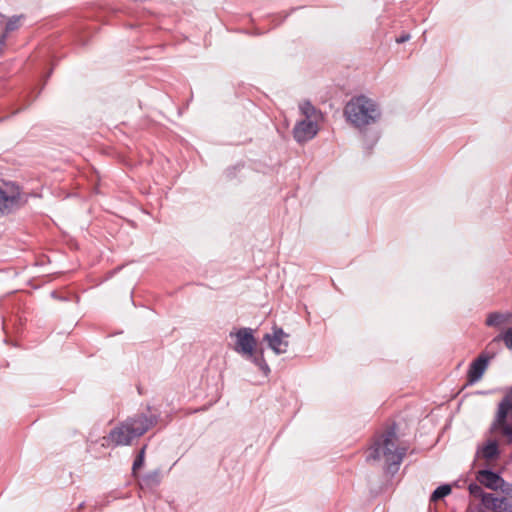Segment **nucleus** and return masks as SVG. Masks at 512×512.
I'll list each match as a JSON object with an SVG mask.
<instances>
[{
  "instance_id": "f257e3e1",
  "label": "nucleus",
  "mask_w": 512,
  "mask_h": 512,
  "mask_svg": "<svg viewBox=\"0 0 512 512\" xmlns=\"http://www.w3.org/2000/svg\"><path fill=\"white\" fill-rule=\"evenodd\" d=\"M397 440L396 427L395 424H393L374 440L370 447V454L367 460H379L383 456L388 465L389 472H397L407 453V448L399 447Z\"/></svg>"
},
{
  "instance_id": "f03ea898",
  "label": "nucleus",
  "mask_w": 512,
  "mask_h": 512,
  "mask_svg": "<svg viewBox=\"0 0 512 512\" xmlns=\"http://www.w3.org/2000/svg\"><path fill=\"white\" fill-rule=\"evenodd\" d=\"M157 423L158 416L156 414H135L113 428L107 436V440L115 446L130 445L133 439L141 437Z\"/></svg>"
},
{
  "instance_id": "7ed1b4c3",
  "label": "nucleus",
  "mask_w": 512,
  "mask_h": 512,
  "mask_svg": "<svg viewBox=\"0 0 512 512\" xmlns=\"http://www.w3.org/2000/svg\"><path fill=\"white\" fill-rule=\"evenodd\" d=\"M347 121L358 129L376 123L381 117L379 105L365 95L352 97L344 108Z\"/></svg>"
},
{
  "instance_id": "20e7f679",
  "label": "nucleus",
  "mask_w": 512,
  "mask_h": 512,
  "mask_svg": "<svg viewBox=\"0 0 512 512\" xmlns=\"http://www.w3.org/2000/svg\"><path fill=\"white\" fill-rule=\"evenodd\" d=\"M21 205V189L14 182L0 184V218L10 214Z\"/></svg>"
},
{
  "instance_id": "39448f33",
  "label": "nucleus",
  "mask_w": 512,
  "mask_h": 512,
  "mask_svg": "<svg viewBox=\"0 0 512 512\" xmlns=\"http://www.w3.org/2000/svg\"><path fill=\"white\" fill-rule=\"evenodd\" d=\"M231 338H235V345L233 346V350L242 355L253 356V351L256 346V339L253 335V330L248 327L239 328L235 331H231L229 333Z\"/></svg>"
},
{
  "instance_id": "423d86ee",
  "label": "nucleus",
  "mask_w": 512,
  "mask_h": 512,
  "mask_svg": "<svg viewBox=\"0 0 512 512\" xmlns=\"http://www.w3.org/2000/svg\"><path fill=\"white\" fill-rule=\"evenodd\" d=\"M288 337L289 335L282 328L275 326L271 334L264 335L263 341L267 342L269 348L276 354H283L287 352L289 346Z\"/></svg>"
},
{
  "instance_id": "0eeeda50",
  "label": "nucleus",
  "mask_w": 512,
  "mask_h": 512,
  "mask_svg": "<svg viewBox=\"0 0 512 512\" xmlns=\"http://www.w3.org/2000/svg\"><path fill=\"white\" fill-rule=\"evenodd\" d=\"M318 132L317 124L311 120L299 121L294 129L293 136L298 143H304L311 140Z\"/></svg>"
},
{
  "instance_id": "6e6552de",
  "label": "nucleus",
  "mask_w": 512,
  "mask_h": 512,
  "mask_svg": "<svg viewBox=\"0 0 512 512\" xmlns=\"http://www.w3.org/2000/svg\"><path fill=\"white\" fill-rule=\"evenodd\" d=\"M476 480L482 486L491 490H498L504 484L503 478L490 469L479 470L476 474Z\"/></svg>"
},
{
  "instance_id": "1a4fd4ad",
  "label": "nucleus",
  "mask_w": 512,
  "mask_h": 512,
  "mask_svg": "<svg viewBox=\"0 0 512 512\" xmlns=\"http://www.w3.org/2000/svg\"><path fill=\"white\" fill-rule=\"evenodd\" d=\"M483 506L494 512H512V501L506 497H495L489 493L484 496Z\"/></svg>"
},
{
  "instance_id": "9d476101",
  "label": "nucleus",
  "mask_w": 512,
  "mask_h": 512,
  "mask_svg": "<svg viewBox=\"0 0 512 512\" xmlns=\"http://www.w3.org/2000/svg\"><path fill=\"white\" fill-rule=\"evenodd\" d=\"M490 358L491 357H489L487 355L481 354L477 359H475L470 364V367L468 370V383L469 384H473L482 378V376L488 366Z\"/></svg>"
},
{
  "instance_id": "9b49d317",
  "label": "nucleus",
  "mask_w": 512,
  "mask_h": 512,
  "mask_svg": "<svg viewBox=\"0 0 512 512\" xmlns=\"http://www.w3.org/2000/svg\"><path fill=\"white\" fill-rule=\"evenodd\" d=\"M246 359L251 360L265 375H268L270 368L264 359L263 351H253V356H246Z\"/></svg>"
},
{
  "instance_id": "f8f14e48",
  "label": "nucleus",
  "mask_w": 512,
  "mask_h": 512,
  "mask_svg": "<svg viewBox=\"0 0 512 512\" xmlns=\"http://www.w3.org/2000/svg\"><path fill=\"white\" fill-rule=\"evenodd\" d=\"M499 455V448L496 441H489L482 448V456L487 460H493Z\"/></svg>"
},
{
  "instance_id": "ddd939ff",
  "label": "nucleus",
  "mask_w": 512,
  "mask_h": 512,
  "mask_svg": "<svg viewBox=\"0 0 512 512\" xmlns=\"http://www.w3.org/2000/svg\"><path fill=\"white\" fill-rule=\"evenodd\" d=\"M160 483V472L158 470L147 473L142 478V485L147 487H154Z\"/></svg>"
},
{
  "instance_id": "4468645a",
  "label": "nucleus",
  "mask_w": 512,
  "mask_h": 512,
  "mask_svg": "<svg viewBox=\"0 0 512 512\" xmlns=\"http://www.w3.org/2000/svg\"><path fill=\"white\" fill-rule=\"evenodd\" d=\"M450 493H451L450 485H448V484L441 485L433 491V493L431 494L430 500L436 502L440 499H443Z\"/></svg>"
},
{
  "instance_id": "2eb2a0df",
  "label": "nucleus",
  "mask_w": 512,
  "mask_h": 512,
  "mask_svg": "<svg viewBox=\"0 0 512 512\" xmlns=\"http://www.w3.org/2000/svg\"><path fill=\"white\" fill-rule=\"evenodd\" d=\"M299 108L307 120L314 118L317 113L316 108L311 104L310 101H304L300 104Z\"/></svg>"
},
{
  "instance_id": "dca6fc26",
  "label": "nucleus",
  "mask_w": 512,
  "mask_h": 512,
  "mask_svg": "<svg viewBox=\"0 0 512 512\" xmlns=\"http://www.w3.org/2000/svg\"><path fill=\"white\" fill-rule=\"evenodd\" d=\"M494 425L498 426L501 429L503 435H505L508 438V441L511 443L512 442V426L507 423V419H505L504 422H501L499 420V416H496Z\"/></svg>"
},
{
  "instance_id": "f3484780",
  "label": "nucleus",
  "mask_w": 512,
  "mask_h": 512,
  "mask_svg": "<svg viewBox=\"0 0 512 512\" xmlns=\"http://www.w3.org/2000/svg\"><path fill=\"white\" fill-rule=\"evenodd\" d=\"M468 490H469V493L473 497L480 498L482 504H483V499L485 498L484 496L489 494V493H486V492L483 491L480 483L479 484H477V483H470L469 486H468Z\"/></svg>"
},
{
  "instance_id": "a211bd4d",
  "label": "nucleus",
  "mask_w": 512,
  "mask_h": 512,
  "mask_svg": "<svg viewBox=\"0 0 512 512\" xmlns=\"http://www.w3.org/2000/svg\"><path fill=\"white\" fill-rule=\"evenodd\" d=\"M506 321V317L498 312H494L489 314L488 318L486 319V324L488 326H500Z\"/></svg>"
},
{
  "instance_id": "6ab92c4d",
  "label": "nucleus",
  "mask_w": 512,
  "mask_h": 512,
  "mask_svg": "<svg viewBox=\"0 0 512 512\" xmlns=\"http://www.w3.org/2000/svg\"><path fill=\"white\" fill-rule=\"evenodd\" d=\"M23 18V15H15L9 18V20L6 23L5 31L6 33L13 32L17 30L20 27V20Z\"/></svg>"
},
{
  "instance_id": "aec40b11",
  "label": "nucleus",
  "mask_w": 512,
  "mask_h": 512,
  "mask_svg": "<svg viewBox=\"0 0 512 512\" xmlns=\"http://www.w3.org/2000/svg\"><path fill=\"white\" fill-rule=\"evenodd\" d=\"M145 450H146V445H144L140 449L137 457L135 458V460L133 462V465H132V472H133V474H135L136 471L139 470L143 466L144 458H145Z\"/></svg>"
},
{
  "instance_id": "412c9836",
  "label": "nucleus",
  "mask_w": 512,
  "mask_h": 512,
  "mask_svg": "<svg viewBox=\"0 0 512 512\" xmlns=\"http://www.w3.org/2000/svg\"><path fill=\"white\" fill-rule=\"evenodd\" d=\"M498 338H501L507 348L512 349V327L509 328L502 336H499Z\"/></svg>"
},
{
  "instance_id": "4be33fe9",
  "label": "nucleus",
  "mask_w": 512,
  "mask_h": 512,
  "mask_svg": "<svg viewBox=\"0 0 512 512\" xmlns=\"http://www.w3.org/2000/svg\"><path fill=\"white\" fill-rule=\"evenodd\" d=\"M410 39V34L404 33L396 39L397 43H404Z\"/></svg>"
},
{
  "instance_id": "5701e85b",
  "label": "nucleus",
  "mask_w": 512,
  "mask_h": 512,
  "mask_svg": "<svg viewBox=\"0 0 512 512\" xmlns=\"http://www.w3.org/2000/svg\"><path fill=\"white\" fill-rule=\"evenodd\" d=\"M7 35L8 33H6V31H4V33L0 35V48L5 46Z\"/></svg>"
}]
</instances>
